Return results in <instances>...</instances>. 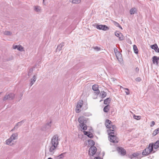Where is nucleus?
Segmentation results:
<instances>
[{"instance_id":"6e6d98bb","label":"nucleus","mask_w":159,"mask_h":159,"mask_svg":"<svg viewBox=\"0 0 159 159\" xmlns=\"http://www.w3.org/2000/svg\"><path fill=\"white\" fill-rule=\"evenodd\" d=\"M44 0H43V3L45 5V4H44Z\"/></svg>"},{"instance_id":"2eb2a0df","label":"nucleus","mask_w":159,"mask_h":159,"mask_svg":"<svg viewBox=\"0 0 159 159\" xmlns=\"http://www.w3.org/2000/svg\"><path fill=\"white\" fill-rule=\"evenodd\" d=\"M150 47L152 49L154 50L156 52H159V49L156 44L151 45Z\"/></svg>"},{"instance_id":"6ab92c4d","label":"nucleus","mask_w":159,"mask_h":159,"mask_svg":"<svg viewBox=\"0 0 159 159\" xmlns=\"http://www.w3.org/2000/svg\"><path fill=\"white\" fill-rule=\"evenodd\" d=\"M64 46V43L62 42L59 45L56 49V51H60L61 49Z\"/></svg>"},{"instance_id":"79ce46f5","label":"nucleus","mask_w":159,"mask_h":159,"mask_svg":"<svg viewBox=\"0 0 159 159\" xmlns=\"http://www.w3.org/2000/svg\"><path fill=\"white\" fill-rule=\"evenodd\" d=\"M113 22L115 25L117 27L119 26L120 24L118 23L115 21H113Z\"/></svg>"},{"instance_id":"f704fd0d","label":"nucleus","mask_w":159,"mask_h":159,"mask_svg":"<svg viewBox=\"0 0 159 159\" xmlns=\"http://www.w3.org/2000/svg\"><path fill=\"white\" fill-rule=\"evenodd\" d=\"M33 69L31 68L30 69L28 73V76H30L32 74L33 71Z\"/></svg>"},{"instance_id":"dca6fc26","label":"nucleus","mask_w":159,"mask_h":159,"mask_svg":"<svg viewBox=\"0 0 159 159\" xmlns=\"http://www.w3.org/2000/svg\"><path fill=\"white\" fill-rule=\"evenodd\" d=\"M25 122V120H23L19 122H18L16 125L15 127L14 128V129H17L18 127L21 126Z\"/></svg>"},{"instance_id":"aec40b11","label":"nucleus","mask_w":159,"mask_h":159,"mask_svg":"<svg viewBox=\"0 0 159 159\" xmlns=\"http://www.w3.org/2000/svg\"><path fill=\"white\" fill-rule=\"evenodd\" d=\"M18 134L17 133L13 134L10 138L12 140L16 139H17Z\"/></svg>"},{"instance_id":"f03ea898","label":"nucleus","mask_w":159,"mask_h":159,"mask_svg":"<svg viewBox=\"0 0 159 159\" xmlns=\"http://www.w3.org/2000/svg\"><path fill=\"white\" fill-rule=\"evenodd\" d=\"M113 131L114 130H112L111 129H109L107 130V132L109 135L110 142L116 143L118 142V139L115 135L116 134Z\"/></svg>"},{"instance_id":"58836bf2","label":"nucleus","mask_w":159,"mask_h":159,"mask_svg":"<svg viewBox=\"0 0 159 159\" xmlns=\"http://www.w3.org/2000/svg\"><path fill=\"white\" fill-rule=\"evenodd\" d=\"M124 89L126 90L125 91L126 94L127 95H129L130 94V91L129 89L128 88H124Z\"/></svg>"},{"instance_id":"4d7b16f0","label":"nucleus","mask_w":159,"mask_h":159,"mask_svg":"<svg viewBox=\"0 0 159 159\" xmlns=\"http://www.w3.org/2000/svg\"><path fill=\"white\" fill-rule=\"evenodd\" d=\"M48 159H52L51 157H49Z\"/></svg>"},{"instance_id":"09e8293b","label":"nucleus","mask_w":159,"mask_h":159,"mask_svg":"<svg viewBox=\"0 0 159 159\" xmlns=\"http://www.w3.org/2000/svg\"><path fill=\"white\" fill-rule=\"evenodd\" d=\"M139 70V69L138 67H136L135 69L136 71L138 72Z\"/></svg>"},{"instance_id":"a211bd4d","label":"nucleus","mask_w":159,"mask_h":159,"mask_svg":"<svg viewBox=\"0 0 159 159\" xmlns=\"http://www.w3.org/2000/svg\"><path fill=\"white\" fill-rule=\"evenodd\" d=\"M36 79L37 77L36 75H34L33 76L32 78L30 79V84L31 86H32L34 84V83L35 82L36 80Z\"/></svg>"},{"instance_id":"c03bdc74","label":"nucleus","mask_w":159,"mask_h":159,"mask_svg":"<svg viewBox=\"0 0 159 159\" xmlns=\"http://www.w3.org/2000/svg\"><path fill=\"white\" fill-rule=\"evenodd\" d=\"M90 132H89L84 131V134L85 135L88 136V134H89V133H90Z\"/></svg>"},{"instance_id":"13d9d810","label":"nucleus","mask_w":159,"mask_h":159,"mask_svg":"<svg viewBox=\"0 0 159 159\" xmlns=\"http://www.w3.org/2000/svg\"><path fill=\"white\" fill-rule=\"evenodd\" d=\"M14 129V128L13 129H12V130H11V131H13V130L14 129Z\"/></svg>"},{"instance_id":"a18cd8bd","label":"nucleus","mask_w":159,"mask_h":159,"mask_svg":"<svg viewBox=\"0 0 159 159\" xmlns=\"http://www.w3.org/2000/svg\"><path fill=\"white\" fill-rule=\"evenodd\" d=\"M141 80V79L140 77H138L136 79V81L138 82H139Z\"/></svg>"},{"instance_id":"5fc2aeb1","label":"nucleus","mask_w":159,"mask_h":159,"mask_svg":"<svg viewBox=\"0 0 159 159\" xmlns=\"http://www.w3.org/2000/svg\"><path fill=\"white\" fill-rule=\"evenodd\" d=\"M114 49H115V52H117V51H118V50H117L116 48H114Z\"/></svg>"},{"instance_id":"0eeeda50","label":"nucleus","mask_w":159,"mask_h":159,"mask_svg":"<svg viewBox=\"0 0 159 159\" xmlns=\"http://www.w3.org/2000/svg\"><path fill=\"white\" fill-rule=\"evenodd\" d=\"M96 28L98 30H102L104 31H106L109 29L108 27L106 25H96Z\"/></svg>"},{"instance_id":"5701e85b","label":"nucleus","mask_w":159,"mask_h":159,"mask_svg":"<svg viewBox=\"0 0 159 159\" xmlns=\"http://www.w3.org/2000/svg\"><path fill=\"white\" fill-rule=\"evenodd\" d=\"M159 147V140H157L154 144H153V148L154 147L155 149H157Z\"/></svg>"},{"instance_id":"4468645a","label":"nucleus","mask_w":159,"mask_h":159,"mask_svg":"<svg viewBox=\"0 0 159 159\" xmlns=\"http://www.w3.org/2000/svg\"><path fill=\"white\" fill-rule=\"evenodd\" d=\"M148 148V150L149 151V152H150V153L153 151V153L155 152V151H153V143H150L148 147L146 148Z\"/></svg>"},{"instance_id":"e433bc0d","label":"nucleus","mask_w":159,"mask_h":159,"mask_svg":"<svg viewBox=\"0 0 159 159\" xmlns=\"http://www.w3.org/2000/svg\"><path fill=\"white\" fill-rule=\"evenodd\" d=\"M93 48L96 51H99L101 50V48L98 46L93 47Z\"/></svg>"},{"instance_id":"9b49d317","label":"nucleus","mask_w":159,"mask_h":159,"mask_svg":"<svg viewBox=\"0 0 159 159\" xmlns=\"http://www.w3.org/2000/svg\"><path fill=\"white\" fill-rule=\"evenodd\" d=\"M57 146L53 145H52L50 147L49 149V151L50 152L51 155H53L54 152V151L56 149Z\"/></svg>"},{"instance_id":"4c0bfd02","label":"nucleus","mask_w":159,"mask_h":159,"mask_svg":"<svg viewBox=\"0 0 159 159\" xmlns=\"http://www.w3.org/2000/svg\"><path fill=\"white\" fill-rule=\"evenodd\" d=\"M4 34L6 35H11V33L8 31H6L4 32Z\"/></svg>"},{"instance_id":"37998d69","label":"nucleus","mask_w":159,"mask_h":159,"mask_svg":"<svg viewBox=\"0 0 159 159\" xmlns=\"http://www.w3.org/2000/svg\"><path fill=\"white\" fill-rule=\"evenodd\" d=\"M111 128H112V129H111L112 130H114V131H115V130L116 129V126H115V125H112L111 126Z\"/></svg>"},{"instance_id":"9d476101","label":"nucleus","mask_w":159,"mask_h":159,"mask_svg":"<svg viewBox=\"0 0 159 159\" xmlns=\"http://www.w3.org/2000/svg\"><path fill=\"white\" fill-rule=\"evenodd\" d=\"M92 89L95 91V94H98L100 93V91L98 89V86L96 84H94L92 86Z\"/></svg>"},{"instance_id":"f257e3e1","label":"nucleus","mask_w":159,"mask_h":159,"mask_svg":"<svg viewBox=\"0 0 159 159\" xmlns=\"http://www.w3.org/2000/svg\"><path fill=\"white\" fill-rule=\"evenodd\" d=\"M80 126L83 130H86L87 129V126L86 124L87 123V120L83 116H80L78 119Z\"/></svg>"},{"instance_id":"412c9836","label":"nucleus","mask_w":159,"mask_h":159,"mask_svg":"<svg viewBox=\"0 0 159 159\" xmlns=\"http://www.w3.org/2000/svg\"><path fill=\"white\" fill-rule=\"evenodd\" d=\"M137 12V9L135 8H132L130 10V13L131 15L136 13Z\"/></svg>"},{"instance_id":"473e14b6","label":"nucleus","mask_w":159,"mask_h":159,"mask_svg":"<svg viewBox=\"0 0 159 159\" xmlns=\"http://www.w3.org/2000/svg\"><path fill=\"white\" fill-rule=\"evenodd\" d=\"M100 94L101 95L102 97V98L106 97L107 95L106 93L104 91L101 92Z\"/></svg>"},{"instance_id":"72a5a7b5","label":"nucleus","mask_w":159,"mask_h":159,"mask_svg":"<svg viewBox=\"0 0 159 159\" xmlns=\"http://www.w3.org/2000/svg\"><path fill=\"white\" fill-rule=\"evenodd\" d=\"M17 50L21 52L24 51V48L21 45H19L17 48Z\"/></svg>"},{"instance_id":"a878e982","label":"nucleus","mask_w":159,"mask_h":159,"mask_svg":"<svg viewBox=\"0 0 159 159\" xmlns=\"http://www.w3.org/2000/svg\"><path fill=\"white\" fill-rule=\"evenodd\" d=\"M111 99L110 98H107L105 99L104 101V103L105 104H107L110 103Z\"/></svg>"},{"instance_id":"7c9ffc66","label":"nucleus","mask_w":159,"mask_h":159,"mask_svg":"<svg viewBox=\"0 0 159 159\" xmlns=\"http://www.w3.org/2000/svg\"><path fill=\"white\" fill-rule=\"evenodd\" d=\"M159 133V128L155 129L152 134L153 136H155Z\"/></svg>"},{"instance_id":"49530a36","label":"nucleus","mask_w":159,"mask_h":159,"mask_svg":"<svg viewBox=\"0 0 159 159\" xmlns=\"http://www.w3.org/2000/svg\"><path fill=\"white\" fill-rule=\"evenodd\" d=\"M155 124V123L154 121H152L150 125L151 127H152Z\"/></svg>"},{"instance_id":"ddd939ff","label":"nucleus","mask_w":159,"mask_h":159,"mask_svg":"<svg viewBox=\"0 0 159 159\" xmlns=\"http://www.w3.org/2000/svg\"><path fill=\"white\" fill-rule=\"evenodd\" d=\"M116 56V57L117 58V59L119 61L121 60H122V55L120 53V52L117 51V52H115V49L114 50Z\"/></svg>"},{"instance_id":"a19ab883","label":"nucleus","mask_w":159,"mask_h":159,"mask_svg":"<svg viewBox=\"0 0 159 159\" xmlns=\"http://www.w3.org/2000/svg\"><path fill=\"white\" fill-rule=\"evenodd\" d=\"M89 137L90 138H92L93 137V135L90 132L88 134L87 136Z\"/></svg>"},{"instance_id":"2f4dec72","label":"nucleus","mask_w":159,"mask_h":159,"mask_svg":"<svg viewBox=\"0 0 159 159\" xmlns=\"http://www.w3.org/2000/svg\"><path fill=\"white\" fill-rule=\"evenodd\" d=\"M89 144L90 145L92 146H94V145H95L94 142L92 140H89L88 141Z\"/></svg>"},{"instance_id":"6e6552de","label":"nucleus","mask_w":159,"mask_h":159,"mask_svg":"<svg viewBox=\"0 0 159 159\" xmlns=\"http://www.w3.org/2000/svg\"><path fill=\"white\" fill-rule=\"evenodd\" d=\"M115 35L117 37L119 38L120 40H123L125 39L124 36L120 32L118 31H116L115 32Z\"/></svg>"},{"instance_id":"393cba45","label":"nucleus","mask_w":159,"mask_h":159,"mask_svg":"<svg viewBox=\"0 0 159 159\" xmlns=\"http://www.w3.org/2000/svg\"><path fill=\"white\" fill-rule=\"evenodd\" d=\"M110 106L109 105H107L105 106L103 108V111L105 112H108Z\"/></svg>"},{"instance_id":"c756f323","label":"nucleus","mask_w":159,"mask_h":159,"mask_svg":"<svg viewBox=\"0 0 159 159\" xmlns=\"http://www.w3.org/2000/svg\"><path fill=\"white\" fill-rule=\"evenodd\" d=\"M141 154V153L140 152H136L133 153L132 154V156L134 157H135L140 155Z\"/></svg>"},{"instance_id":"bf43d9fd","label":"nucleus","mask_w":159,"mask_h":159,"mask_svg":"<svg viewBox=\"0 0 159 159\" xmlns=\"http://www.w3.org/2000/svg\"><path fill=\"white\" fill-rule=\"evenodd\" d=\"M120 88H123V87H122L121 86H120Z\"/></svg>"},{"instance_id":"f8f14e48","label":"nucleus","mask_w":159,"mask_h":159,"mask_svg":"<svg viewBox=\"0 0 159 159\" xmlns=\"http://www.w3.org/2000/svg\"><path fill=\"white\" fill-rule=\"evenodd\" d=\"M105 124L107 128L110 129L112 125V123L110 120L107 119L106 120Z\"/></svg>"},{"instance_id":"1a4fd4ad","label":"nucleus","mask_w":159,"mask_h":159,"mask_svg":"<svg viewBox=\"0 0 159 159\" xmlns=\"http://www.w3.org/2000/svg\"><path fill=\"white\" fill-rule=\"evenodd\" d=\"M117 151L119 153H120L122 155L124 156L126 154L125 150L122 147H118L117 148Z\"/></svg>"},{"instance_id":"4be33fe9","label":"nucleus","mask_w":159,"mask_h":159,"mask_svg":"<svg viewBox=\"0 0 159 159\" xmlns=\"http://www.w3.org/2000/svg\"><path fill=\"white\" fill-rule=\"evenodd\" d=\"M142 153L143 155L147 156L150 154V153L149 152V151L148 150V148H146L143 150Z\"/></svg>"},{"instance_id":"c9c22d12","label":"nucleus","mask_w":159,"mask_h":159,"mask_svg":"<svg viewBox=\"0 0 159 159\" xmlns=\"http://www.w3.org/2000/svg\"><path fill=\"white\" fill-rule=\"evenodd\" d=\"M81 2V0H72V2L74 3L78 4Z\"/></svg>"},{"instance_id":"3c124183","label":"nucleus","mask_w":159,"mask_h":159,"mask_svg":"<svg viewBox=\"0 0 159 159\" xmlns=\"http://www.w3.org/2000/svg\"><path fill=\"white\" fill-rule=\"evenodd\" d=\"M133 157V156H132V155H130L129 156V158H131V159H132L133 158V157Z\"/></svg>"},{"instance_id":"603ef678","label":"nucleus","mask_w":159,"mask_h":159,"mask_svg":"<svg viewBox=\"0 0 159 159\" xmlns=\"http://www.w3.org/2000/svg\"><path fill=\"white\" fill-rule=\"evenodd\" d=\"M51 122L50 121L49 123H48V124H47V125H49V127H50L51 126L50 124H51Z\"/></svg>"},{"instance_id":"7ed1b4c3","label":"nucleus","mask_w":159,"mask_h":159,"mask_svg":"<svg viewBox=\"0 0 159 159\" xmlns=\"http://www.w3.org/2000/svg\"><path fill=\"white\" fill-rule=\"evenodd\" d=\"M15 96V94L14 93H10L8 94L7 93L3 98L2 100L3 101L6 100H11L14 98Z\"/></svg>"},{"instance_id":"864d4df0","label":"nucleus","mask_w":159,"mask_h":159,"mask_svg":"<svg viewBox=\"0 0 159 159\" xmlns=\"http://www.w3.org/2000/svg\"><path fill=\"white\" fill-rule=\"evenodd\" d=\"M118 27H119L121 29H122V27L120 25H119V26H118Z\"/></svg>"},{"instance_id":"de8ad7c7","label":"nucleus","mask_w":159,"mask_h":159,"mask_svg":"<svg viewBox=\"0 0 159 159\" xmlns=\"http://www.w3.org/2000/svg\"><path fill=\"white\" fill-rule=\"evenodd\" d=\"M18 46L19 45H15V46H13V48L14 49H16V48L17 49V48H18Z\"/></svg>"},{"instance_id":"423d86ee","label":"nucleus","mask_w":159,"mask_h":159,"mask_svg":"<svg viewBox=\"0 0 159 159\" xmlns=\"http://www.w3.org/2000/svg\"><path fill=\"white\" fill-rule=\"evenodd\" d=\"M83 104V102L82 100H80L78 102L75 109V111L77 113H79L80 111V109L82 107Z\"/></svg>"},{"instance_id":"bb28decb","label":"nucleus","mask_w":159,"mask_h":159,"mask_svg":"<svg viewBox=\"0 0 159 159\" xmlns=\"http://www.w3.org/2000/svg\"><path fill=\"white\" fill-rule=\"evenodd\" d=\"M13 141L10 138L6 141V144L8 145H11L12 141Z\"/></svg>"},{"instance_id":"20e7f679","label":"nucleus","mask_w":159,"mask_h":159,"mask_svg":"<svg viewBox=\"0 0 159 159\" xmlns=\"http://www.w3.org/2000/svg\"><path fill=\"white\" fill-rule=\"evenodd\" d=\"M58 135L55 134L52 138L51 139V145H56L57 146L58 144Z\"/></svg>"},{"instance_id":"ea45409f","label":"nucleus","mask_w":159,"mask_h":159,"mask_svg":"<svg viewBox=\"0 0 159 159\" xmlns=\"http://www.w3.org/2000/svg\"><path fill=\"white\" fill-rule=\"evenodd\" d=\"M133 117L134 119L137 120H139L140 119V116H137L134 115L133 116Z\"/></svg>"},{"instance_id":"b1692460","label":"nucleus","mask_w":159,"mask_h":159,"mask_svg":"<svg viewBox=\"0 0 159 159\" xmlns=\"http://www.w3.org/2000/svg\"><path fill=\"white\" fill-rule=\"evenodd\" d=\"M34 9L37 12H40L41 10V7L39 6H35L34 7Z\"/></svg>"},{"instance_id":"cd10ccee","label":"nucleus","mask_w":159,"mask_h":159,"mask_svg":"<svg viewBox=\"0 0 159 159\" xmlns=\"http://www.w3.org/2000/svg\"><path fill=\"white\" fill-rule=\"evenodd\" d=\"M66 152L63 153L57 157V159H62L64 157Z\"/></svg>"},{"instance_id":"8fccbe9b","label":"nucleus","mask_w":159,"mask_h":159,"mask_svg":"<svg viewBox=\"0 0 159 159\" xmlns=\"http://www.w3.org/2000/svg\"><path fill=\"white\" fill-rule=\"evenodd\" d=\"M94 159H101V158L100 157H95Z\"/></svg>"},{"instance_id":"39448f33","label":"nucleus","mask_w":159,"mask_h":159,"mask_svg":"<svg viewBox=\"0 0 159 159\" xmlns=\"http://www.w3.org/2000/svg\"><path fill=\"white\" fill-rule=\"evenodd\" d=\"M97 151V148L95 146H91L89 149V154L90 156H93Z\"/></svg>"},{"instance_id":"f3484780","label":"nucleus","mask_w":159,"mask_h":159,"mask_svg":"<svg viewBox=\"0 0 159 159\" xmlns=\"http://www.w3.org/2000/svg\"><path fill=\"white\" fill-rule=\"evenodd\" d=\"M152 59L153 64H155L156 63L157 65H158V61L159 60V57L154 56L152 57Z\"/></svg>"},{"instance_id":"c85d7f7f","label":"nucleus","mask_w":159,"mask_h":159,"mask_svg":"<svg viewBox=\"0 0 159 159\" xmlns=\"http://www.w3.org/2000/svg\"><path fill=\"white\" fill-rule=\"evenodd\" d=\"M133 49L135 53L136 54L138 53L139 51L136 45H134L133 46Z\"/></svg>"},{"instance_id":"052dcab7","label":"nucleus","mask_w":159,"mask_h":159,"mask_svg":"<svg viewBox=\"0 0 159 159\" xmlns=\"http://www.w3.org/2000/svg\"><path fill=\"white\" fill-rule=\"evenodd\" d=\"M1 93H0V94Z\"/></svg>"}]
</instances>
